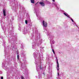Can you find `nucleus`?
I'll use <instances>...</instances> for the list:
<instances>
[{"label":"nucleus","mask_w":79,"mask_h":79,"mask_svg":"<svg viewBox=\"0 0 79 79\" xmlns=\"http://www.w3.org/2000/svg\"><path fill=\"white\" fill-rule=\"evenodd\" d=\"M43 24L44 27H47V23L45 22V21H43Z\"/></svg>","instance_id":"f257e3e1"},{"label":"nucleus","mask_w":79,"mask_h":79,"mask_svg":"<svg viewBox=\"0 0 79 79\" xmlns=\"http://www.w3.org/2000/svg\"><path fill=\"white\" fill-rule=\"evenodd\" d=\"M39 3L41 6H44V5H45V4H44V3L42 2H40Z\"/></svg>","instance_id":"f03ea898"},{"label":"nucleus","mask_w":79,"mask_h":79,"mask_svg":"<svg viewBox=\"0 0 79 79\" xmlns=\"http://www.w3.org/2000/svg\"><path fill=\"white\" fill-rule=\"evenodd\" d=\"M3 14L4 16H6V12H5V9L3 10Z\"/></svg>","instance_id":"7ed1b4c3"},{"label":"nucleus","mask_w":79,"mask_h":79,"mask_svg":"<svg viewBox=\"0 0 79 79\" xmlns=\"http://www.w3.org/2000/svg\"><path fill=\"white\" fill-rule=\"evenodd\" d=\"M57 60V68H59V64L58 63V59H56Z\"/></svg>","instance_id":"20e7f679"},{"label":"nucleus","mask_w":79,"mask_h":79,"mask_svg":"<svg viewBox=\"0 0 79 79\" xmlns=\"http://www.w3.org/2000/svg\"><path fill=\"white\" fill-rule=\"evenodd\" d=\"M31 1L32 3H34V0H31Z\"/></svg>","instance_id":"39448f33"},{"label":"nucleus","mask_w":79,"mask_h":79,"mask_svg":"<svg viewBox=\"0 0 79 79\" xmlns=\"http://www.w3.org/2000/svg\"><path fill=\"white\" fill-rule=\"evenodd\" d=\"M64 15H65V16H68V15H67V14H66V13H64Z\"/></svg>","instance_id":"423d86ee"},{"label":"nucleus","mask_w":79,"mask_h":79,"mask_svg":"<svg viewBox=\"0 0 79 79\" xmlns=\"http://www.w3.org/2000/svg\"><path fill=\"white\" fill-rule=\"evenodd\" d=\"M40 69H42V67H41V66H40Z\"/></svg>","instance_id":"0eeeda50"},{"label":"nucleus","mask_w":79,"mask_h":79,"mask_svg":"<svg viewBox=\"0 0 79 79\" xmlns=\"http://www.w3.org/2000/svg\"><path fill=\"white\" fill-rule=\"evenodd\" d=\"M25 23L27 24V20H25Z\"/></svg>","instance_id":"6e6552de"},{"label":"nucleus","mask_w":79,"mask_h":79,"mask_svg":"<svg viewBox=\"0 0 79 79\" xmlns=\"http://www.w3.org/2000/svg\"><path fill=\"white\" fill-rule=\"evenodd\" d=\"M71 20L72 21V22L74 23V20H73V19L72 18H71Z\"/></svg>","instance_id":"1a4fd4ad"},{"label":"nucleus","mask_w":79,"mask_h":79,"mask_svg":"<svg viewBox=\"0 0 79 79\" xmlns=\"http://www.w3.org/2000/svg\"><path fill=\"white\" fill-rule=\"evenodd\" d=\"M52 50L54 54H55V51H54V50H53V49H52Z\"/></svg>","instance_id":"9d476101"},{"label":"nucleus","mask_w":79,"mask_h":79,"mask_svg":"<svg viewBox=\"0 0 79 79\" xmlns=\"http://www.w3.org/2000/svg\"><path fill=\"white\" fill-rule=\"evenodd\" d=\"M17 59L18 60H19V55H17Z\"/></svg>","instance_id":"9b49d317"},{"label":"nucleus","mask_w":79,"mask_h":79,"mask_svg":"<svg viewBox=\"0 0 79 79\" xmlns=\"http://www.w3.org/2000/svg\"><path fill=\"white\" fill-rule=\"evenodd\" d=\"M21 79H24V77L23 76H22L21 77Z\"/></svg>","instance_id":"f8f14e48"},{"label":"nucleus","mask_w":79,"mask_h":79,"mask_svg":"<svg viewBox=\"0 0 79 79\" xmlns=\"http://www.w3.org/2000/svg\"><path fill=\"white\" fill-rule=\"evenodd\" d=\"M1 79H3V77H2L1 78Z\"/></svg>","instance_id":"ddd939ff"},{"label":"nucleus","mask_w":79,"mask_h":79,"mask_svg":"<svg viewBox=\"0 0 79 79\" xmlns=\"http://www.w3.org/2000/svg\"><path fill=\"white\" fill-rule=\"evenodd\" d=\"M52 1H53V2H55V0H52Z\"/></svg>","instance_id":"4468645a"},{"label":"nucleus","mask_w":79,"mask_h":79,"mask_svg":"<svg viewBox=\"0 0 79 79\" xmlns=\"http://www.w3.org/2000/svg\"><path fill=\"white\" fill-rule=\"evenodd\" d=\"M67 16L68 18H69V16H68V15H67Z\"/></svg>","instance_id":"2eb2a0df"},{"label":"nucleus","mask_w":79,"mask_h":79,"mask_svg":"<svg viewBox=\"0 0 79 79\" xmlns=\"http://www.w3.org/2000/svg\"><path fill=\"white\" fill-rule=\"evenodd\" d=\"M58 76H59V73H58Z\"/></svg>","instance_id":"dca6fc26"},{"label":"nucleus","mask_w":79,"mask_h":79,"mask_svg":"<svg viewBox=\"0 0 79 79\" xmlns=\"http://www.w3.org/2000/svg\"><path fill=\"white\" fill-rule=\"evenodd\" d=\"M57 70H59V69H57Z\"/></svg>","instance_id":"f3484780"}]
</instances>
